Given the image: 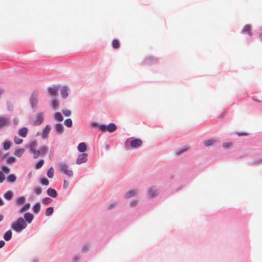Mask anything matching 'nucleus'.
Here are the masks:
<instances>
[{
    "mask_svg": "<svg viewBox=\"0 0 262 262\" xmlns=\"http://www.w3.org/2000/svg\"><path fill=\"white\" fill-rule=\"evenodd\" d=\"M38 143L36 140L31 141L27 145V148L33 154L34 159H37L39 156L46 155L49 150L48 147L46 145H42L39 149H37Z\"/></svg>",
    "mask_w": 262,
    "mask_h": 262,
    "instance_id": "obj_1",
    "label": "nucleus"
},
{
    "mask_svg": "<svg viewBox=\"0 0 262 262\" xmlns=\"http://www.w3.org/2000/svg\"><path fill=\"white\" fill-rule=\"evenodd\" d=\"M27 226L25 220L22 217H19L15 222L12 223L11 228L15 231L19 232L25 229Z\"/></svg>",
    "mask_w": 262,
    "mask_h": 262,
    "instance_id": "obj_2",
    "label": "nucleus"
},
{
    "mask_svg": "<svg viewBox=\"0 0 262 262\" xmlns=\"http://www.w3.org/2000/svg\"><path fill=\"white\" fill-rule=\"evenodd\" d=\"M60 171L69 177H71L73 175V171L70 169L69 165L66 163H61L59 165Z\"/></svg>",
    "mask_w": 262,
    "mask_h": 262,
    "instance_id": "obj_3",
    "label": "nucleus"
},
{
    "mask_svg": "<svg viewBox=\"0 0 262 262\" xmlns=\"http://www.w3.org/2000/svg\"><path fill=\"white\" fill-rule=\"evenodd\" d=\"M88 160V154L85 153L81 154L79 155L77 160L76 163L78 165L85 163Z\"/></svg>",
    "mask_w": 262,
    "mask_h": 262,
    "instance_id": "obj_4",
    "label": "nucleus"
},
{
    "mask_svg": "<svg viewBox=\"0 0 262 262\" xmlns=\"http://www.w3.org/2000/svg\"><path fill=\"white\" fill-rule=\"evenodd\" d=\"M59 86L54 85L53 87H50L48 89V91L50 95L54 97L57 96L58 91L59 90Z\"/></svg>",
    "mask_w": 262,
    "mask_h": 262,
    "instance_id": "obj_5",
    "label": "nucleus"
},
{
    "mask_svg": "<svg viewBox=\"0 0 262 262\" xmlns=\"http://www.w3.org/2000/svg\"><path fill=\"white\" fill-rule=\"evenodd\" d=\"M43 120L44 118L43 113H38L37 115L36 118L34 122V125L36 126L40 125L43 122Z\"/></svg>",
    "mask_w": 262,
    "mask_h": 262,
    "instance_id": "obj_6",
    "label": "nucleus"
},
{
    "mask_svg": "<svg viewBox=\"0 0 262 262\" xmlns=\"http://www.w3.org/2000/svg\"><path fill=\"white\" fill-rule=\"evenodd\" d=\"M142 144V141L139 139L133 140L130 142V145L133 148H137Z\"/></svg>",
    "mask_w": 262,
    "mask_h": 262,
    "instance_id": "obj_7",
    "label": "nucleus"
},
{
    "mask_svg": "<svg viewBox=\"0 0 262 262\" xmlns=\"http://www.w3.org/2000/svg\"><path fill=\"white\" fill-rule=\"evenodd\" d=\"M38 94L36 93H33L31 96L30 101L33 107L35 106L38 102Z\"/></svg>",
    "mask_w": 262,
    "mask_h": 262,
    "instance_id": "obj_8",
    "label": "nucleus"
},
{
    "mask_svg": "<svg viewBox=\"0 0 262 262\" xmlns=\"http://www.w3.org/2000/svg\"><path fill=\"white\" fill-rule=\"evenodd\" d=\"M9 124V119L5 117H0V128L8 125Z\"/></svg>",
    "mask_w": 262,
    "mask_h": 262,
    "instance_id": "obj_9",
    "label": "nucleus"
},
{
    "mask_svg": "<svg viewBox=\"0 0 262 262\" xmlns=\"http://www.w3.org/2000/svg\"><path fill=\"white\" fill-rule=\"evenodd\" d=\"M51 126L49 125H47L46 126L42 133V137L43 138L45 139L47 138L51 130Z\"/></svg>",
    "mask_w": 262,
    "mask_h": 262,
    "instance_id": "obj_10",
    "label": "nucleus"
},
{
    "mask_svg": "<svg viewBox=\"0 0 262 262\" xmlns=\"http://www.w3.org/2000/svg\"><path fill=\"white\" fill-rule=\"evenodd\" d=\"M24 218L26 222L31 223L33 219V215L31 213L27 212L24 214Z\"/></svg>",
    "mask_w": 262,
    "mask_h": 262,
    "instance_id": "obj_11",
    "label": "nucleus"
},
{
    "mask_svg": "<svg viewBox=\"0 0 262 262\" xmlns=\"http://www.w3.org/2000/svg\"><path fill=\"white\" fill-rule=\"evenodd\" d=\"M28 132V129L27 128L23 127V128H20V129H19L18 135L23 138H25L27 135Z\"/></svg>",
    "mask_w": 262,
    "mask_h": 262,
    "instance_id": "obj_12",
    "label": "nucleus"
},
{
    "mask_svg": "<svg viewBox=\"0 0 262 262\" xmlns=\"http://www.w3.org/2000/svg\"><path fill=\"white\" fill-rule=\"evenodd\" d=\"M26 201V198L25 196H21L17 198L15 200V204L18 205L20 206L22 204H23Z\"/></svg>",
    "mask_w": 262,
    "mask_h": 262,
    "instance_id": "obj_13",
    "label": "nucleus"
},
{
    "mask_svg": "<svg viewBox=\"0 0 262 262\" xmlns=\"http://www.w3.org/2000/svg\"><path fill=\"white\" fill-rule=\"evenodd\" d=\"M68 90L67 86H63L60 90L61 96L63 98H66L68 96Z\"/></svg>",
    "mask_w": 262,
    "mask_h": 262,
    "instance_id": "obj_14",
    "label": "nucleus"
},
{
    "mask_svg": "<svg viewBox=\"0 0 262 262\" xmlns=\"http://www.w3.org/2000/svg\"><path fill=\"white\" fill-rule=\"evenodd\" d=\"M14 196V193L12 191L9 190L4 194V198L8 201L11 200Z\"/></svg>",
    "mask_w": 262,
    "mask_h": 262,
    "instance_id": "obj_15",
    "label": "nucleus"
},
{
    "mask_svg": "<svg viewBox=\"0 0 262 262\" xmlns=\"http://www.w3.org/2000/svg\"><path fill=\"white\" fill-rule=\"evenodd\" d=\"M77 149L81 152H84L86 149V146L85 143L81 142L79 144Z\"/></svg>",
    "mask_w": 262,
    "mask_h": 262,
    "instance_id": "obj_16",
    "label": "nucleus"
},
{
    "mask_svg": "<svg viewBox=\"0 0 262 262\" xmlns=\"http://www.w3.org/2000/svg\"><path fill=\"white\" fill-rule=\"evenodd\" d=\"M117 129L116 125L114 123H110L107 126V130L110 133L115 132Z\"/></svg>",
    "mask_w": 262,
    "mask_h": 262,
    "instance_id": "obj_17",
    "label": "nucleus"
},
{
    "mask_svg": "<svg viewBox=\"0 0 262 262\" xmlns=\"http://www.w3.org/2000/svg\"><path fill=\"white\" fill-rule=\"evenodd\" d=\"M242 33L244 34L248 33L250 36L251 35L250 26L249 25H245L242 30Z\"/></svg>",
    "mask_w": 262,
    "mask_h": 262,
    "instance_id": "obj_18",
    "label": "nucleus"
},
{
    "mask_svg": "<svg viewBox=\"0 0 262 262\" xmlns=\"http://www.w3.org/2000/svg\"><path fill=\"white\" fill-rule=\"evenodd\" d=\"M47 193L49 195L53 198H55L57 195V193L56 190L52 188H49L47 190Z\"/></svg>",
    "mask_w": 262,
    "mask_h": 262,
    "instance_id": "obj_19",
    "label": "nucleus"
},
{
    "mask_svg": "<svg viewBox=\"0 0 262 262\" xmlns=\"http://www.w3.org/2000/svg\"><path fill=\"white\" fill-rule=\"evenodd\" d=\"M31 205L30 203H27L25 205H24L19 210V213L20 214L23 213L24 212L28 210L30 208Z\"/></svg>",
    "mask_w": 262,
    "mask_h": 262,
    "instance_id": "obj_20",
    "label": "nucleus"
},
{
    "mask_svg": "<svg viewBox=\"0 0 262 262\" xmlns=\"http://www.w3.org/2000/svg\"><path fill=\"white\" fill-rule=\"evenodd\" d=\"M25 152V149L24 148H19L17 149L14 152V154L15 156L17 157H20Z\"/></svg>",
    "mask_w": 262,
    "mask_h": 262,
    "instance_id": "obj_21",
    "label": "nucleus"
},
{
    "mask_svg": "<svg viewBox=\"0 0 262 262\" xmlns=\"http://www.w3.org/2000/svg\"><path fill=\"white\" fill-rule=\"evenodd\" d=\"M12 237V232L11 230H8L4 234V238L7 241H9Z\"/></svg>",
    "mask_w": 262,
    "mask_h": 262,
    "instance_id": "obj_22",
    "label": "nucleus"
},
{
    "mask_svg": "<svg viewBox=\"0 0 262 262\" xmlns=\"http://www.w3.org/2000/svg\"><path fill=\"white\" fill-rule=\"evenodd\" d=\"M136 192H137L135 190H130L129 191H128L125 194L124 197L125 199L129 198L135 195L136 194Z\"/></svg>",
    "mask_w": 262,
    "mask_h": 262,
    "instance_id": "obj_23",
    "label": "nucleus"
},
{
    "mask_svg": "<svg viewBox=\"0 0 262 262\" xmlns=\"http://www.w3.org/2000/svg\"><path fill=\"white\" fill-rule=\"evenodd\" d=\"M7 180L10 183H14L16 180V177L15 174H11L7 177Z\"/></svg>",
    "mask_w": 262,
    "mask_h": 262,
    "instance_id": "obj_24",
    "label": "nucleus"
},
{
    "mask_svg": "<svg viewBox=\"0 0 262 262\" xmlns=\"http://www.w3.org/2000/svg\"><path fill=\"white\" fill-rule=\"evenodd\" d=\"M112 46L114 49H118L120 47V42L117 39H114L112 41Z\"/></svg>",
    "mask_w": 262,
    "mask_h": 262,
    "instance_id": "obj_25",
    "label": "nucleus"
},
{
    "mask_svg": "<svg viewBox=\"0 0 262 262\" xmlns=\"http://www.w3.org/2000/svg\"><path fill=\"white\" fill-rule=\"evenodd\" d=\"M148 194L150 198L155 197L157 195V191L155 189L151 188L148 190Z\"/></svg>",
    "mask_w": 262,
    "mask_h": 262,
    "instance_id": "obj_26",
    "label": "nucleus"
},
{
    "mask_svg": "<svg viewBox=\"0 0 262 262\" xmlns=\"http://www.w3.org/2000/svg\"><path fill=\"white\" fill-rule=\"evenodd\" d=\"M54 118L58 121H62L63 120V117L61 114L59 112H57L55 114Z\"/></svg>",
    "mask_w": 262,
    "mask_h": 262,
    "instance_id": "obj_27",
    "label": "nucleus"
},
{
    "mask_svg": "<svg viewBox=\"0 0 262 262\" xmlns=\"http://www.w3.org/2000/svg\"><path fill=\"white\" fill-rule=\"evenodd\" d=\"M56 130L58 133H59V134L62 133L63 130V127L62 125L61 124H56Z\"/></svg>",
    "mask_w": 262,
    "mask_h": 262,
    "instance_id": "obj_28",
    "label": "nucleus"
},
{
    "mask_svg": "<svg viewBox=\"0 0 262 262\" xmlns=\"http://www.w3.org/2000/svg\"><path fill=\"white\" fill-rule=\"evenodd\" d=\"M215 142V140L213 139H209L206 140L204 142V144L206 146H209L212 145Z\"/></svg>",
    "mask_w": 262,
    "mask_h": 262,
    "instance_id": "obj_29",
    "label": "nucleus"
},
{
    "mask_svg": "<svg viewBox=\"0 0 262 262\" xmlns=\"http://www.w3.org/2000/svg\"><path fill=\"white\" fill-rule=\"evenodd\" d=\"M11 145L12 142L9 141H7L4 143L3 147L5 149L8 150L11 147Z\"/></svg>",
    "mask_w": 262,
    "mask_h": 262,
    "instance_id": "obj_30",
    "label": "nucleus"
},
{
    "mask_svg": "<svg viewBox=\"0 0 262 262\" xmlns=\"http://www.w3.org/2000/svg\"><path fill=\"white\" fill-rule=\"evenodd\" d=\"M33 211L35 213H38L40 209V205L39 203H36L34 205L33 208Z\"/></svg>",
    "mask_w": 262,
    "mask_h": 262,
    "instance_id": "obj_31",
    "label": "nucleus"
},
{
    "mask_svg": "<svg viewBox=\"0 0 262 262\" xmlns=\"http://www.w3.org/2000/svg\"><path fill=\"white\" fill-rule=\"evenodd\" d=\"M64 124L66 126H67L68 127H71L72 125V121L71 119L69 118V119H67L66 120H65V121L64 122Z\"/></svg>",
    "mask_w": 262,
    "mask_h": 262,
    "instance_id": "obj_32",
    "label": "nucleus"
},
{
    "mask_svg": "<svg viewBox=\"0 0 262 262\" xmlns=\"http://www.w3.org/2000/svg\"><path fill=\"white\" fill-rule=\"evenodd\" d=\"M54 176V169L53 167H50L47 171V176L51 178Z\"/></svg>",
    "mask_w": 262,
    "mask_h": 262,
    "instance_id": "obj_33",
    "label": "nucleus"
},
{
    "mask_svg": "<svg viewBox=\"0 0 262 262\" xmlns=\"http://www.w3.org/2000/svg\"><path fill=\"white\" fill-rule=\"evenodd\" d=\"M54 211V208L52 207H49L47 209L46 211V216H49L51 215Z\"/></svg>",
    "mask_w": 262,
    "mask_h": 262,
    "instance_id": "obj_34",
    "label": "nucleus"
},
{
    "mask_svg": "<svg viewBox=\"0 0 262 262\" xmlns=\"http://www.w3.org/2000/svg\"><path fill=\"white\" fill-rule=\"evenodd\" d=\"M44 163V160H40L36 164V165H35V167L36 169H39L40 168L43 164Z\"/></svg>",
    "mask_w": 262,
    "mask_h": 262,
    "instance_id": "obj_35",
    "label": "nucleus"
},
{
    "mask_svg": "<svg viewBox=\"0 0 262 262\" xmlns=\"http://www.w3.org/2000/svg\"><path fill=\"white\" fill-rule=\"evenodd\" d=\"M52 201V200L50 198H45L42 199V202L45 205H48Z\"/></svg>",
    "mask_w": 262,
    "mask_h": 262,
    "instance_id": "obj_36",
    "label": "nucleus"
},
{
    "mask_svg": "<svg viewBox=\"0 0 262 262\" xmlns=\"http://www.w3.org/2000/svg\"><path fill=\"white\" fill-rule=\"evenodd\" d=\"M62 112L63 115L66 117L70 116L71 115V112L70 110L67 109H63Z\"/></svg>",
    "mask_w": 262,
    "mask_h": 262,
    "instance_id": "obj_37",
    "label": "nucleus"
},
{
    "mask_svg": "<svg viewBox=\"0 0 262 262\" xmlns=\"http://www.w3.org/2000/svg\"><path fill=\"white\" fill-rule=\"evenodd\" d=\"M14 141L16 144H20L23 142V140L19 137L15 136L14 138Z\"/></svg>",
    "mask_w": 262,
    "mask_h": 262,
    "instance_id": "obj_38",
    "label": "nucleus"
},
{
    "mask_svg": "<svg viewBox=\"0 0 262 262\" xmlns=\"http://www.w3.org/2000/svg\"><path fill=\"white\" fill-rule=\"evenodd\" d=\"M52 106L54 108L58 107L59 106V103H58V101L56 100H54L52 102Z\"/></svg>",
    "mask_w": 262,
    "mask_h": 262,
    "instance_id": "obj_39",
    "label": "nucleus"
},
{
    "mask_svg": "<svg viewBox=\"0 0 262 262\" xmlns=\"http://www.w3.org/2000/svg\"><path fill=\"white\" fill-rule=\"evenodd\" d=\"M98 127L102 132H105L107 130V126L104 124L99 125Z\"/></svg>",
    "mask_w": 262,
    "mask_h": 262,
    "instance_id": "obj_40",
    "label": "nucleus"
},
{
    "mask_svg": "<svg viewBox=\"0 0 262 262\" xmlns=\"http://www.w3.org/2000/svg\"><path fill=\"white\" fill-rule=\"evenodd\" d=\"M41 183L43 185H48L49 184L48 180L46 178H42L41 179Z\"/></svg>",
    "mask_w": 262,
    "mask_h": 262,
    "instance_id": "obj_41",
    "label": "nucleus"
},
{
    "mask_svg": "<svg viewBox=\"0 0 262 262\" xmlns=\"http://www.w3.org/2000/svg\"><path fill=\"white\" fill-rule=\"evenodd\" d=\"M16 161V159L13 157H11L10 158H9L7 160V162L8 163H14Z\"/></svg>",
    "mask_w": 262,
    "mask_h": 262,
    "instance_id": "obj_42",
    "label": "nucleus"
},
{
    "mask_svg": "<svg viewBox=\"0 0 262 262\" xmlns=\"http://www.w3.org/2000/svg\"><path fill=\"white\" fill-rule=\"evenodd\" d=\"M34 191L36 194H40L42 192V189L39 187L34 188Z\"/></svg>",
    "mask_w": 262,
    "mask_h": 262,
    "instance_id": "obj_43",
    "label": "nucleus"
},
{
    "mask_svg": "<svg viewBox=\"0 0 262 262\" xmlns=\"http://www.w3.org/2000/svg\"><path fill=\"white\" fill-rule=\"evenodd\" d=\"M5 179V176L3 171H0V183L4 182Z\"/></svg>",
    "mask_w": 262,
    "mask_h": 262,
    "instance_id": "obj_44",
    "label": "nucleus"
},
{
    "mask_svg": "<svg viewBox=\"0 0 262 262\" xmlns=\"http://www.w3.org/2000/svg\"><path fill=\"white\" fill-rule=\"evenodd\" d=\"M7 107H8V109L10 111H12L13 109V104L10 103V102H7Z\"/></svg>",
    "mask_w": 262,
    "mask_h": 262,
    "instance_id": "obj_45",
    "label": "nucleus"
},
{
    "mask_svg": "<svg viewBox=\"0 0 262 262\" xmlns=\"http://www.w3.org/2000/svg\"><path fill=\"white\" fill-rule=\"evenodd\" d=\"M187 149H188L187 148L184 147L181 150H178L177 152V155H179L181 154L182 153H183V152L186 151Z\"/></svg>",
    "mask_w": 262,
    "mask_h": 262,
    "instance_id": "obj_46",
    "label": "nucleus"
},
{
    "mask_svg": "<svg viewBox=\"0 0 262 262\" xmlns=\"http://www.w3.org/2000/svg\"><path fill=\"white\" fill-rule=\"evenodd\" d=\"M232 143L231 142L224 143L223 145L224 148H226L231 146Z\"/></svg>",
    "mask_w": 262,
    "mask_h": 262,
    "instance_id": "obj_47",
    "label": "nucleus"
},
{
    "mask_svg": "<svg viewBox=\"0 0 262 262\" xmlns=\"http://www.w3.org/2000/svg\"><path fill=\"white\" fill-rule=\"evenodd\" d=\"M2 168L3 171L6 173H9L10 171L9 168L7 166H3Z\"/></svg>",
    "mask_w": 262,
    "mask_h": 262,
    "instance_id": "obj_48",
    "label": "nucleus"
},
{
    "mask_svg": "<svg viewBox=\"0 0 262 262\" xmlns=\"http://www.w3.org/2000/svg\"><path fill=\"white\" fill-rule=\"evenodd\" d=\"M68 186H69V182L67 181L64 180V183H63V188L67 189L68 187Z\"/></svg>",
    "mask_w": 262,
    "mask_h": 262,
    "instance_id": "obj_49",
    "label": "nucleus"
},
{
    "mask_svg": "<svg viewBox=\"0 0 262 262\" xmlns=\"http://www.w3.org/2000/svg\"><path fill=\"white\" fill-rule=\"evenodd\" d=\"M138 203V201L137 200H134L130 203V206L132 207L136 206Z\"/></svg>",
    "mask_w": 262,
    "mask_h": 262,
    "instance_id": "obj_50",
    "label": "nucleus"
},
{
    "mask_svg": "<svg viewBox=\"0 0 262 262\" xmlns=\"http://www.w3.org/2000/svg\"><path fill=\"white\" fill-rule=\"evenodd\" d=\"M5 243L4 241H0V248L4 246Z\"/></svg>",
    "mask_w": 262,
    "mask_h": 262,
    "instance_id": "obj_51",
    "label": "nucleus"
},
{
    "mask_svg": "<svg viewBox=\"0 0 262 262\" xmlns=\"http://www.w3.org/2000/svg\"><path fill=\"white\" fill-rule=\"evenodd\" d=\"M248 134L247 133H238V136H246Z\"/></svg>",
    "mask_w": 262,
    "mask_h": 262,
    "instance_id": "obj_52",
    "label": "nucleus"
},
{
    "mask_svg": "<svg viewBox=\"0 0 262 262\" xmlns=\"http://www.w3.org/2000/svg\"><path fill=\"white\" fill-rule=\"evenodd\" d=\"M89 247L88 246H85L83 248H82V251H85L86 250H87L88 249Z\"/></svg>",
    "mask_w": 262,
    "mask_h": 262,
    "instance_id": "obj_53",
    "label": "nucleus"
},
{
    "mask_svg": "<svg viewBox=\"0 0 262 262\" xmlns=\"http://www.w3.org/2000/svg\"><path fill=\"white\" fill-rule=\"evenodd\" d=\"M4 205L3 201L2 199L0 198V206H3Z\"/></svg>",
    "mask_w": 262,
    "mask_h": 262,
    "instance_id": "obj_54",
    "label": "nucleus"
},
{
    "mask_svg": "<svg viewBox=\"0 0 262 262\" xmlns=\"http://www.w3.org/2000/svg\"><path fill=\"white\" fill-rule=\"evenodd\" d=\"M115 206V204H110L109 206V209L112 208Z\"/></svg>",
    "mask_w": 262,
    "mask_h": 262,
    "instance_id": "obj_55",
    "label": "nucleus"
},
{
    "mask_svg": "<svg viewBox=\"0 0 262 262\" xmlns=\"http://www.w3.org/2000/svg\"><path fill=\"white\" fill-rule=\"evenodd\" d=\"M4 219V216L3 215H0V222L2 221Z\"/></svg>",
    "mask_w": 262,
    "mask_h": 262,
    "instance_id": "obj_56",
    "label": "nucleus"
},
{
    "mask_svg": "<svg viewBox=\"0 0 262 262\" xmlns=\"http://www.w3.org/2000/svg\"><path fill=\"white\" fill-rule=\"evenodd\" d=\"M253 99L254 101H256V102H261V100H256V99H255L254 98H253Z\"/></svg>",
    "mask_w": 262,
    "mask_h": 262,
    "instance_id": "obj_57",
    "label": "nucleus"
},
{
    "mask_svg": "<svg viewBox=\"0 0 262 262\" xmlns=\"http://www.w3.org/2000/svg\"><path fill=\"white\" fill-rule=\"evenodd\" d=\"M4 92V90L3 89H0V95Z\"/></svg>",
    "mask_w": 262,
    "mask_h": 262,
    "instance_id": "obj_58",
    "label": "nucleus"
},
{
    "mask_svg": "<svg viewBox=\"0 0 262 262\" xmlns=\"http://www.w3.org/2000/svg\"><path fill=\"white\" fill-rule=\"evenodd\" d=\"M259 37H260V40L262 41V33H260L259 34Z\"/></svg>",
    "mask_w": 262,
    "mask_h": 262,
    "instance_id": "obj_59",
    "label": "nucleus"
},
{
    "mask_svg": "<svg viewBox=\"0 0 262 262\" xmlns=\"http://www.w3.org/2000/svg\"><path fill=\"white\" fill-rule=\"evenodd\" d=\"M77 259H78V258H77V257H75L74 258V260L75 261H77Z\"/></svg>",
    "mask_w": 262,
    "mask_h": 262,
    "instance_id": "obj_60",
    "label": "nucleus"
},
{
    "mask_svg": "<svg viewBox=\"0 0 262 262\" xmlns=\"http://www.w3.org/2000/svg\"><path fill=\"white\" fill-rule=\"evenodd\" d=\"M94 126H96V123H93V124Z\"/></svg>",
    "mask_w": 262,
    "mask_h": 262,
    "instance_id": "obj_61",
    "label": "nucleus"
}]
</instances>
